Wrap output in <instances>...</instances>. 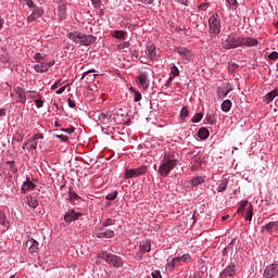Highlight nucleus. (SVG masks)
I'll list each match as a JSON object with an SVG mask.
<instances>
[{
  "instance_id": "nucleus-18",
  "label": "nucleus",
  "mask_w": 278,
  "mask_h": 278,
  "mask_svg": "<svg viewBox=\"0 0 278 278\" xmlns=\"http://www.w3.org/2000/svg\"><path fill=\"white\" fill-rule=\"evenodd\" d=\"M204 181L205 179L203 178V176H195L188 182L187 187L197 188V186H201V184H203Z\"/></svg>"
},
{
  "instance_id": "nucleus-32",
  "label": "nucleus",
  "mask_w": 278,
  "mask_h": 278,
  "mask_svg": "<svg viewBox=\"0 0 278 278\" xmlns=\"http://www.w3.org/2000/svg\"><path fill=\"white\" fill-rule=\"evenodd\" d=\"M222 110L224 112H229L231 110V100H225L223 103H222Z\"/></svg>"
},
{
  "instance_id": "nucleus-7",
  "label": "nucleus",
  "mask_w": 278,
  "mask_h": 278,
  "mask_svg": "<svg viewBox=\"0 0 278 278\" xmlns=\"http://www.w3.org/2000/svg\"><path fill=\"white\" fill-rule=\"evenodd\" d=\"M137 79L139 83V86L143 88V90L149 89V72L147 70H142L138 72Z\"/></svg>"
},
{
  "instance_id": "nucleus-50",
  "label": "nucleus",
  "mask_w": 278,
  "mask_h": 278,
  "mask_svg": "<svg viewBox=\"0 0 278 278\" xmlns=\"http://www.w3.org/2000/svg\"><path fill=\"white\" fill-rule=\"evenodd\" d=\"M109 277V274H108V271H105V270H101L99 274H98V276H97V278H108Z\"/></svg>"
},
{
  "instance_id": "nucleus-2",
  "label": "nucleus",
  "mask_w": 278,
  "mask_h": 278,
  "mask_svg": "<svg viewBox=\"0 0 278 278\" xmlns=\"http://www.w3.org/2000/svg\"><path fill=\"white\" fill-rule=\"evenodd\" d=\"M99 257L108 262V264H111L114 268H121V266H123V258L116 254L103 252L99 254Z\"/></svg>"
},
{
  "instance_id": "nucleus-53",
  "label": "nucleus",
  "mask_w": 278,
  "mask_h": 278,
  "mask_svg": "<svg viewBox=\"0 0 278 278\" xmlns=\"http://www.w3.org/2000/svg\"><path fill=\"white\" fill-rule=\"evenodd\" d=\"M24 3H26L28 5V8L36 9V4L34 3L33 0H24Z\"/></svg>"
},
{
  "instance_id": "nucleus-31",
  "label": "nucleus",
  "mask_w": 278,
  "mask_h": 278,
  "mask_svg": "<svg viewBox=\"0 0 278 278\" xmlns=\"http://www.w3.org/2000/svg\"><path fill=\"white\" fill-rule=\"evenodd\" d=\"M42 14H45V10L42 8H38L35 7L34 11H33V16L40 18V16H42Z\"/></svg>"
},
{
  "instance_id": "nucleus-63",
  "label": "nucleus",
  "mask_w": 278,
  "mask_h": 278,
  "mask_svg": "<svg viewBox=\"0 0 278 278\" xmlns=\"http://www.w3.org/2000/svg\"><path fill=\"white\" fill-rule=\"evenodd\" d=\"M179 1V3H181L182 5H188V1L189 0H178Z\"/></svg>"
},
{
  "instance_id": "nucleus-16",
  "label": "nucleus",
  "mask_w": 278,
  "mask_h": 278,
  "mask_svg": "<svg viewBox=\"0 0 278 278\" xmlns=\"http://www.w3.org/2000/svg\"><path fill=\"white\" fill-rule=\"evenodd\" d=\"M94 42H97V37L92 35L83 34V39L80 45H83L84 47H90V45H94Z\"/></svg>"
},
{
  "instance_id": "nucleus-42",
  "label": "nucleus",
  "mask_w": 278,
  "mask_h": 278,
  "mask_svg": "<svg viewBox=\"0 0 278 278\" xmlns=\"http://www.w3.org/2000/svg\"><path fill=\"white\" fill-rule=\"evenodd\" d=\"M130 43L129 41H124L117 46L118 49H129Z\"/></svg>"
},
{
  "instance_id": "nucleus-64",
  "label": "nucleus",
  "mask_w": 278,
  "mask_h": 278,
  "mask_svg": "<svg viewBox=\"0 0 278 278\" xmlns=\"http://www.w3.org/2000/svg\"><path fill=\"white\" fill-rule=\"evenodd\" d=\"M0 116H5V109H0Z\"/></svg>"
},
{
  "instance_id": "nucleus-24",
  "label": "nucleus",
  "mask_w": 278,
  "mask_h": 278,
  "mask_svg": "<svg viewBox=\"0 0 278 278\" xmlns=\"http://www.w3.org/2000/svg\"><path fill=\"white\" fill-rule=\"evenodd\" d=\"M198 136L201 140H207V138H210V130H207V128H200Z\"/></svg>"
},
{
  "instance_id": "nucleus-60",
  "label": "nucleus",
  "mask_w": 278,
  "mask_h": 278,
  "mask_svg": "<svg viewBox=\"0 0 278 278\" xmlns=\"http://www.w3.org/2000/svg\"><path fill=\"white\" fill-rule=\"evenodd\" d=\"M155 0H141V3H144L146 5H151Z\"/></svg>"
},
{
  "instance_id": "nucleus-52",
  "label": "nucleus",
  "mask_w": 278,
  "mask_h": 278,
  "mask_svg": "<svg viewBox=\"0 0 278 278\" xmlns=\"http://www.w3.org/2000/svg\"><path fill=\"white\" fill-rule=\"evenodd\" d=\"M60 86H62V81L61 80H58L55 81L52 87H51V90H58V88H60Z\"/></svg>"
},
{
  "instance_id": "nucleus-10",
  "label": "nucleus",
  "mask_w": 278,
  "mask_h": 278,
  "mask_svg": "<svg viewBox=\"0 0 278 278\" xmlns=\"http://www.w3.org/2000/svg\"><path fill=\"white\" fill-rule=\"evenodd\" d=\"M97 238H114V230L110 229L108 227L101 226L97 232H96Z\"/></svg>"
},
{
  "instance_id": "nucleus-46",
  "label": "nucleus",
  "mask_w": 278,
  "mask_h": 278,
  "mask_svg": "<svg viewBox=\"0 0 278 278\" xmlns=\"http://www.w3.org/2000/svg\"><path fill=\"white\" fill-rule=\"evenodd\" d=\"M91 3L96 10H99V8H101V0H91Z\"/></svg>"
},
{
  "instance_id": "nucleus-6",
  "label": "nucleus",
  "mask_w": 278,
  "mask_h": 278,
  "mask_svg": "<svg viewBox=\"0 0 278 278\" xmlns=\"http://www.w3.org/2000/svg\"><path fill=\"white\" fill-rule=\"evenodd\" d=\"M210 25V34L213 36H218L220 34V21H218L217 16H212L208 20Z\"/></svg>"
},
{
  "instance_id": "nucleus-41",
  "label": "nucleus",
  "mask_w": 278,
  "mask_h": 278,
  "mask_svg": "<svg viewBox=\"0 0 278 278\" xmlns=\"http://www.w3.org/2000/svg\"><path fill=\"white\" fill-rule=\"evenodd\" d=\"M170 73L174 77H179V68H177V65L172 66Z\"/></svg>"
},
{
  "instance_id": "nucleus-21",
  "label": "nucleus",
  "mask_w": 278,
  "mask_h": 278,
  "mask_svg": "<svg viewBox=\"0 0 278 278\" xmlns=\"http://www.w3.org/2000/svg\"><path fill=\"white\" fill-rule=\"evenodd\" d=\"M25 203L28 205V207H31L33 210H36L38 207V200L31 195H27L25 198Z\"/></svg>"
},
{
  "instance_id": "nucleus-39",
  "label": "nucleus",
  "mask_w": 278,
  "mask_h": 278,
  "mask_svg": "<svg viewBox=\"0 0 278 278\" xmlns=\"http://www.w3.org/2000/svg\"><path fill=\"white\" fill-rule=\"evenodd\" d=\"M142 100V93H140V91H135L134 93V101L135 103H138V101Z\"/></svg>"
},
{
  "instance_id": "nucleus-36",
  "label": "nucleus",
  "mask_w": 278,
  "mask_h": 278,
  "mask_svg": "<svg viewBox=\"0 0 278 278\" xmlns=\"http://www.w3.org/2000/svg\"><path fill=\"white\" fill-rule=\"evenodd\" d=\"M203 118V115L201 113H197L192 118L191 123H201V119Z\"/></svg>"
},
{
  "instance_id": "nucleus-5",
  "label": "nucleus",
  "mask_w": 278,
  "mask_h": 278,
  "mask_svg": "<svg viewBox=\"0 0 278 278\" xmlns=\"http://www.w3.org/2000/svg\"><path fill=\"white\" fill-rule=\"evenodd\" d=\"M223 49H238V47H241V41L240 37H233V36H228L225 39H223L222 42Z\"/></svg>"
},
{
  "instance_id": "nucleus-23",
  "label": "nucleus",
  "mask_w": 278,
  "mask_h": 278,
  "mask_svg": "<svg viewBox=\"0 0 278 278\" xmlns=\"http://www.w3.org/2000/svg\"><path fill=\"white\" fill-rule=\"evenodd\" d=\"M125 36H127V31L125 30H114L112 33V37L116 38V40H125Z\"/></svg>"
},
{
  "instance_id": "nucleus-4",
  "label": "nucleus",
  "mask_w": 278,
  "mask_h": 278,
  "mask_svg": "<svg viewBox=\"0 0 278 278\" xmlns=\"http://www.w3.org/2000/svg\"><path fill=\"white\" fill-rule=\"evenodd\" d=\"M238 214H243L245 220H253V204H249V201L241 202L240 207L238 208Z\"/></svg>"
},
{
  "instance_id": "nucleus-25",
  "label": "nucleus",
  "mask_w": 278,
  "mask_h": 278,
  "mask_svg": "<svg viewBox=\"0 0 278 278\" xmlns=\"http://www.w3.org/2000/svg\"><path fill=\"white\" fill-rule=\"evenodd\" d=\"M266 231H278V222L268 223L263 227Z\"/></svg>"
},
{
  "instance_id": "nucleus-14",
  "label": "nucleus",
  "mask_w": 278,
  "mask_h": 278,
  "mask_svg": "<svg viewBox=\"0 0 278 278\" xmlns=\"http://www.w3.org/2000/svg\"><path fill=\"white\" fill-rule=\"evenodd\" d=\"M15 94L17 97V103H25V101H27V91L22 87L15 88Z\"/></svg>"
},
{
  "instance_id": "nucleus-55",
  "label": "nucleus",
  "mask_w": 278,
  "mask_h": 278,
  "mask_svg": "<svg viewBox=\"0 0 278 278\" xmlns=\"http://www.w3.org/2000/svg\"><path fill=\"white\" fill-rule=\"evenodd\" d=\"M152 277L153 278H162V273H160V270H154V271H152Z\"/></svg>"
},
{
  "instance_id": "nucleus-51",
  "label": "nucleus",
  "mask_w": 278,
  "mask_h": 278,
  "mask_svg": "<svg viewBox=\"0 0 278 278\" xmlns=\"http://www.w3.org/2000/svg\"><path fill=\"white\" fill-rule=\"evenodd\" d=\"M62 131L65 134H74L75 132V127H70V128H62Z\"/></svg>"
},
{
  "instance_id": "nucleus-26",
  "label": "nucleus",
  "mask_w": 278,
  "mask_h": 278,
  "mask_svg": "<svg viewBox=\"0 0 278 278\" xmlns=\"http://www.w3.org/2000/svg\"><path fill=\"white\" fill-rule=\"evenodd\" d=\"M227 186H229V179L224 178L217 187V192H225V190H227Z\"/></svg>"
},
{
  "instance_id": "nucleus-11",
  "label": "nucleus",
  "mask_w": 278,
  "mask_h": 278,
  "mask_svg": "<svg viewBox=\"0 0 278 278\" xmlns=\"http://www.w3.org/2000/svg\"><path fill=\"white\" fill-rule=\"evenodd\" d=\"M278 275V264H270L264 270V277L273 278Z\"/></svg>"
},
{
  "instance_id": "nucleus-57",
  "label": "nucleus",
  "mask_w": 278,
  "mask_h": 278,
  "mask_svg": "<svg viewBox=\"0 0 278 278\" xmlns=\"http://www.w3.org/2000/svg\"><path fill=\"white\" fill-rule=\"evenodd\" d=\"M54 64H55V61H51V62L46 63L47 70L49 71L51 68V66H54Z\"/></svg>"
},
{
  "instance_id": "nucleus-12",
  "label": "nucleus",
  "mask_w": 278,
  "mask_h": 278,
  "mask_svg": "<svg viewBox=\"0 0 278 278\" xmlns=\"http://www.w3.org/2000/svg\"><path fill=\"white\" fill-rule=\"evenodd\" d=\"M236 275V264L230 263L226 268L219 274V277L227 278L233 277Z\"/></svg>"
},
{
  "instance_id": "nucleus-49",
  "label": "nucleus",
  "mask_w": 278,
  "mask_h": 278,
  "mask_svg": "<svg viewBox=\"0 0 278 278\" xmlns=\"http://www.w3.org/2000/svg\"><path fill=\"white\" fill-rule=\"evenodd\" d=\"M206 121L208 123V125H215L216 119H214V117H212V115H206Z\"/></svg>"
},
{
  "instance_id": "nucleus-62",
  "label": "nucleus",
  "mask_w": 278,
  "mask_h": 278,
  "mask_svg": "<svg viewBox=\"0 0 278 278\" xmlns=\"http://www.w3.org/2000/svg\"><path fill=\"white\" fill-rule=\"evenodd\" d=\"M227 2L229 3V5H238L237 0H227Z\"/></svg>"
},
{
  "instance_id": "nucleus-19",
  "label": "nucleus",
  "mask_w": 278,
  "mask_h": 278,
  "mask_svg": "<svg viewBox=\"0 0 278 278\" xmlns=\"http://www.w3.org/2000/svg\"><path fill=\"white\" fill-rule=\"evenodd\" d=\"M26 247H28L29 253H36L38 252V247H40V243H38V241H36L35 239H29L26 242Z\"/></svg>"
},
{
  "instance_id": "nucleus-43",
  "label": "nucleus",
  "mask_w": 278,
  "mask_h": 278,
  "mask_svg": "<svg viewBox=\"0 0 278 278\" xmlns=\"http://www.w3.org/2000/svg\"><path fill=\"white\" fill-rule=\"evenodd\" d=\"M34 60H36V62H42V60H45V56L42 54H40L39 52L35 53L34 55Z\"/></svg>"
},
{
  "instance_id": "nucleus-38",
  "label": "nucleus",
  "mask_w": 278,
  "mask_h": 278,
  "mask_svg": "<svg viewBox=\"0 0 278 278\" xmlns=\"http://www.w3.org/2000/svg\"><path fill=\"white\" fill-rule=\"evenodd\" d=\"M118 197V191L111 192L106 195L108 201H114Z\"/></svg>"
},
{
  "instance_id": "nucleus-27",
  "label": "nucleus",
  "mask_w": 278,
  "mask_h": 278,
  "mask_svg": "<svg viewBox=\"0 0 278 278\" xmlns=\"http://www.w3.org/2000/svg\"><path fill=\"white\" fill-rule=\"evenodd\" d=\"M36 73H47V64L45 62H40V64H37L34 66Z\"/></svg>"
},
{
  "instance_id": "nucleus-34",
  "label": "nucleus",
  "mask_w": 278,
  "mask_h": 278,
  "mask_svg": "<svg viewBox=\"0 0 278 278\" xmlns=\"http://www.w3.org/2000/svg\"><path fill=\"white\" fill-rule=\"evenodd\" d=\"M166 268L169 273H173V270L177 268V263H175L174 258L169 263H167Z\"/></svg>"
},
{
  "instance_id": "nucleus-45",
  "label": "nucleus",
  "mask_w": 278,
  "mask_h": 278,
  "mask_svg": "<svg viewBox=\"0 0 278 278\" xmlns=\"http://www.w3.org/2000/svg\"><path fill=\"white\" fill-rule=\"evenodd\" d=\"M110 225H114V220L112 218H108L105 222H103L102 227H110Z\"/></svg>"
},
{
  "instance_id": "nucleus-30",
  "label": "nucleus",
  "mask_w": 278,
  "mask_h": 278,
  "mask_svg": "<svg viewBox=\"0 0 278 278\" xmlns=\"http://www.w3.org/2000/svg\"><path fill=\"white\" fill-rule=\"evenodd\" d=\"M0 225H3V227H8L10 223H8V217L5 216V212L0 210Z\"/></svg>"
},
{
  "instance_id": "nucleus-9",
  "label": "nucleus",
  "mask_w": 278,
  "mask_h": 278,
  "mask_svg": "<svg viewBox=\"0 0 278 278\" xmlns=\"http://www.w3.org/2000/svg\"><path fill=\"white\" fill-rule=\"evenodd\" d=\"M38 140H45V135L36 134L34 137H30L27 140L28 151H34L38 149V142H39Z\"/></svg>"
},
{
  "instance_id": "nucleus-35",
  "label": "nucleus",
  "mask_w": 278,
  "mask_h": 278,
  "mask_svg": "<svg viewBox=\"0 0 278 278\" xmlns=\"http://www.w3.org/2000/svg\"><path fill=\"white\" fill-rule=\"evenodd\" d=\"M38 97H40V94H38V92H36V91H27L26 92L27 99H38Z\"/></svg>"
},
{
  "instance_id": "nucleus-56",
  "label": "nucleus",
  "mask_w": 278,
  "mask_h": 278,
  "mask_svg": "<svg viewBox=\"0 0 278 278\" xmlns=\"http://www.w3.org/2000/svg\"><path fill=\"white\" fill-rule=\"evenodd\" d=\"M34 21H37V17L34 16V14L31 13V14L27 17V23H34Z\"/></svg>"
},
{
  "instance_id": "nucleus-44",
  "label": "nucleus",
  "mask_w": 278,
  "mask_h": 278,
  "mask_svg": "<svg viewBox=\"0 0 278 278\" xmlns=\"http://www.w3.org/2000/svg\"><path fill=\"white\" fill-rule=\"evenodd\" d=\"M56 138H59V140H61V142H68V136L66 135H55Z\"/></svg>"
},
{
  "instance_id": "nucleus-54",
  "label": "nucleus",
  "mask_w": 278,
  "mask_h": 278,
  "mask_svg": "<svg viewBox=\"0 0 278 278\" xmlns=\"http://www.w3.org/2000/svg\"><path fill=\"white\" fill-rule=\"evenodd\" d=\"M35 103H36V108H38V109H40V108H42V105H45V102L40 99L35 100Z\"/></svg>"
},
{
  "instance_id": "nucleus-8",
  "label": "nucleus",
  "mask_w": 278,
  "mask_h": 278,
  "mask_svg": "<svg viewBox=\"0 0 278 278\" xmlns=\"http://www.w3.org/2000/svg\"><path fill=\"white\" fill-rule=\"evenodd\" d=\"M84 216L83 213L76 212L75 208L68 210L64 215L65 223H73L74 220H79Z\"/></svg>"
},
{
  "instance_id": "nucleus-61",
  "label": "nucleus",
  "mask_w": 278,
  "mask_h": 278,
  "mask_svg": "<svg viewBox=\"0 0 278 278\" xmlns=\"http://www.w3.org/2000/svg\"><path fill=\"white\" fill-rule=\"evenodd\" d=\"M67 103H68L70 108H76V104L73 100L68 99Z\"/></svg>"
},
{
  "instance_id": "nucleus-28",
  "label": "nucleus",
  "mask_w": 278,
  "mask_h": 278,
  "mask_svg": "<svg viewBox=\"0 0 278 278\" xmlns=\"http://www.w3.org/2000/svg\"><path fill=\"white\" fill-rule=\"evenodd\" d=\"M141 253H149L151 251V242L147 241L139 245Z\"/></svg>"
},
{
  "instance_id": "nucleus-37",
  "label": "nucleus",
  "mask_w": 278,
  "mask_h": 278,
  "mask_svg": "<svg viewBox=\"0 0 278 278\" xmlns=\"http://www.w3.org/2000/svg\"><path fill=\"white\" fill-rule=\"evenodd\" d=\"M188 114H189L188 106H184L181 109V111H180V118H181V121H184V118L188 117Z\"/></svg>"
},
{
  "instance_id": "nucleus-15",
  "label": "nucleus",
  "mask_w": 278,
  "mask_h": 278,
  "mask_svg": "<svg viewBox=\"0 0 278 278\" xmlns=\"http://www.w3.org/2000/svg\"><path fill=\"white\" fill-rule=\"evenodd\" d=\"M67 37L70 40H72V42H75L76 45H81V40L84 38V33L73 31V33L67 34Z\"/></svg>"
},
{
  "instance_id": "nucleus-47",
  "label": "nucleus",
  "mask_w": 278,
  "mask_h": 278,
  "mask_svg": "<svg viewBox=\"0 0 278 278\" xmlns=\"http://www.w3.org/2000/svg\"><path fill=\"white\" fill-rule=\"evenodd\" d=\"M268 59L269 60H278V52L274 51V52L269 53Z\"/></svg>"
},
{
  "instance_id": "nucleus-17",
  "label": "nucleus",
  "mask_w": 278,
  "mask_h": 278,
  "mask_svg": "<svg viewBox=\"0 0 278 278\" xmlns=\"http://www.w3.org/2000/svg\"><path fill=\"white\" fill-rule=\"evenodd\" d=\"M35 189H36V185L31 180H29V178H26V181L23 182L21 190H22V194H26L30 190H35Z\"/></svg>"
},
{
  "instance_id": "nucleus-3",
  "label": "nucleus",
  "mask_w": 278,
  "mask_h": 278,
  "mask_svg": "<svg viewBox=\"0 0 278 278\" xmlns=\"http://www.w3.org/2000/svg\"><path fill=\"white\" fill-rule=\"evenodd\" d=\"M147 170H149V167H147V165L126 169L124 174V179H134V177H140L141 175H146Z\"/></svg>"
},
{
  "instance_id": "nucleus-59",
  "label": "nucleus",
  "mask_w": 278,
  "mask_h": 278,
  "mask_svg": "<svg viewBox=\"0 0 278 278\" xmlns=\"http://www.w3.org/2000/svg\"><path fill=\"white\" fill-rule=\"evenodd\" d=\"M173 260L176 263V266H179V264H181V258L179 256L178 257H174Z\"/></svg>"
},
{
  "instance_id": "nucleus-20",
  "label": "nucleus",
  "mask_w": 278,
  "mask_h": 278,
  "mask_svg": "<svg viewBox=\"0 0 278 278\" xmlns=\"http://www.w3.org/2000/svg\"><path fill=\"white\" fill-rule=\"evenodd\" d=\"M277 97H278V90L274 89L264 97V102L268 105V103H273V101H275Z\"/></svg>"
},
{
  "instance_id": "nucleus-58",
  "label": "nucleus",
  "mask_w": 278,
  "mask_h": 278,
  "mask_svg": "<svg viewBox=\"0 0 278 278\" xmlns=\"http://www.w3.org/2000/svg\"><path fill=\"white\" fill-rule=\"evenodd\" d=\"M66 90V86L61 87L58 91L56 94H62Z\"/></svg>"
},
{
  "instance_id": "nucleus-1",
  "label": "nucleus",
  "mask_w": 278,
  "mask_h": 278,
  "mask_svg": "<svg viewBox=\"0 0 278 278\" xmlns=\"http://www.w3.org/2000/svg\"><path fill=\"white\" fill-rule=\"evenodd\" d=\"M175 166H177V160L164 157L159 167V175H161V177H168V175H170V170H173Z\"/></svg>"
},
{
  "instance_id": "nucleus-33",
  "label": "nucleus",
  "mask_w": 278,
  "mask_h": 278,
  "mask_svg": "<svg viewBox=\"0 0 278 278\" xmlns=\"http://www.w3.org/2000/svg\"><path fill=\"white\" fill-rule=\"evenodd\" d=\"M177 53H180V55H184V58H190V50L186 48H177Z\"/></svg>"
},
{
  "instance_id": "nucleus-48",
  "label": "nucleus",
  "mask_w": 278,
  "mask_h": 278,
  "mask_svg": "<svg viewBox=\"0 0 278 278\" xmlns=\"http://www.w3.org/2000/svg\"><path fill=\"white\" fill-rule=\"evenodd\" d=\"M180 257V262H190L191 257H190V254H184L182 256H179Z\"/></svg>"
},
{
  "instance_id": "nucleus-22",
  "label": "nucleus",
  "mask_w": 278,
  "mask_h": 278,
  "mask_svg": "<svg viewBox=\"0 0 278 278\" xmlns=\"http://www.w3.org/2000/svg\"><path fill=\"white\" fill-rule=\"evenodd\" d=\"M110 118H112V113H110V112L101 113L99 115L100 123H103L104 125H108V123H110Z\"/></svg>"
},
{
  "instance_id": "nucleus-29",
  "label": "nucleus",
  "mask_w": 278,
  "mask_h": 278,
  "mask_svg": "<svg viewBox=\"0 0 278 278\" xmlns=\"http://www.w3.org/2000/svg\"><path fill=\"white\" fill-rule=\"evenodd\" d=\"M156 55H157V53L155 52V46L148 47V58L150 60H155Z\"/></svg>"
},
{
  "instance_id": "nucleus-40",
  "label": "nucleus",
  "mask_w": 278,
  "mask_h": 278,
  "mask_svg": "<svg viewBox=\"0 0 278 278\" xmlns=\"http://www.w3.org/2000/svg\"><path fill=\"white\" fill-rule=\"evenodd\" d=\"M68 197L70 199H75L76 201H79V199H81V197H79V194H77V192L75 191H70Z\"/></svg>"
},
{
  "instance_id": "nucleus-13",
  "label": "nucleus",
  "mask_w": 278,
  "mask_h": 278,
  "mask_svg": "<svg viewBox=\"0 0 278 278\" xmlns=\"http://www.w3.org/2000/svg\"><path fill=\"white\" fill-rule=\"evenodd\" d=\"M241 47H257L260 41L253 37H240Z\"/></svg>"
}]
</instances>
